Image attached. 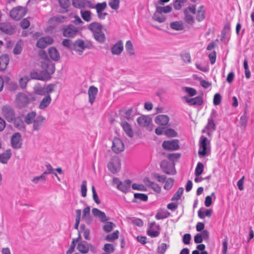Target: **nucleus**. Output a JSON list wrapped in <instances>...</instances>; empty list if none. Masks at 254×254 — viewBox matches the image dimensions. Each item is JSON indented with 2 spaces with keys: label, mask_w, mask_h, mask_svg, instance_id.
Returning a JSON list of instances; mask_svg holds the SVG:
<instances>
[{
  "label": "nucleus",
  "mask_w": 254,
  "mask_h": 254,
  "mask_svg": "<svg viewBox=\"0 0 254 254\" xmlns=\"http://www.w3.org/2000/svg\"><path fill=\"white\" fill-rule=\"evenodd\" d=\"M88 29L93 33L94 38L99 42L103 43L105 40V35L102 31L103 26L98 22H92L90 23Z\"/></svg>",
  "instance_id": "f257e3e1"
},
{
  "label": "nucleus",
  "mask_w": 254,
  "mask_h": 254,
  "mask_svg": "<svg viewBox=\"0 0 254 254\" xmlns=\"http://www.w3.org/2000/svg\"><path fill=\"white\" fill-rule=\"evenodd\" d=\"M41 67L42 68V73L46 80H49L51 77V75L55 72L54 65L50 62H44L42 63Z\"/></svg>",
  "instance_id": "f03ea898"
},
{
  "label": "nucleus",
  "mask_w": 254,
  "mask_h": 254,
  "mask_svg": "<svg viewBox=\"0 0 254 254\" xmlns=\"http://www.w3.org/2000/svg\"><path fill=\"white\" fill-rule=\"evenodd\" d=\"M31 102L30 98L23 93H19L16 95L15 104L19 108L26 107Z\"/></svg>",
  "instance_id": "7ed1b4c3"
},
{
  "label": "nucleus",
  "mask_w": 254,
  "mask_h": 254,
  "mask_svg": "<svg viewBox=\"0 0 254 254\" xmlns=\"http://www.w3.org/2000/svg\"><path fill=\"white\" fill-rule=\"evenodd\" d=\"M113 183L117 186L119 190L124 193H127L130 189L131 182L129 180H126L122 182L118 178H114Z\"/></svg>",
  "instance_id": "20e7f679"
},
{
  "label": "nucleus",
  "mask_w": 254,
  "mask_h": 254,
  "mask_svg": "<svg viewBox=\"0 0 254 254\" xmlns=\"http://www.w3.org/2000/svg\"><path fill=\"white\" fill-rule=\"evenodd\" d=\"M217 112L215 110H212L210 115L208 118L207 123L205 127V128L208 130L207 132L208 135H210V132H213L216 129V125L214 123V120L217 117Z\"/></svg>",
  "instance_id": "39448f33"
},
{
  "label": "nucleus",
  "mask_w": 254,
  "mask_h": 254,
  "mask_svg": "<svg viewBox=\"0 0 254 254\" xmlns=\"http://www.w3.org/2000/svg\"><path fill=\"white\" fill-rule=\"evenodd\" d=\"M79 31L78 27L73 24H69L63 28V34L64 37L73 38L78 34Z\"/></svg>",
  "instance_id": "423d86ee"
},
{
  "label": "nucleus",
  "mask_w": 254,
  "mask_h": 254,
  "mask_svg": "<svg viewBox=\"0 0 254 254\" xmlns=\"http://www.w3.org/2000/svg\"><path fill=\"white\" fill-rule=\"evenodd\" d=\"M209 144V141L206 137L202 135L200 137L199 142V150L198 153L200 156H204L207 155L209 152L207 145Z\"/></svg>",
  "instance_id": "0eeeda50"
},
{
  "label": "nucleus",
  "mask_w": 254,
  "mask_h": 254,
  "mask_svg": "<svg viewBox=\"0 0 254 254\" xmlns=\"http://www.w3.org/2000/svg\"><path fill=\"white\" fill-rule=\"evenodd\" d=\"M189 12H191L192 14L196 13V7L195 5H192L185 9L184 11L185 17V21L189 24L192 25L194 22V19L192 15H190Z\"/></svg>",
  "instance_id": "6e6552de"
},
{
  "label": "nucleus",
  "mask_w": 254,
  "mask_h": 254,
  "mask_svg": "<svg viewBox=\"0 0 254 254\" xmlns=\"http://www.w3.org/2000/svg\"><path fill=\"white\" fill-rule=\"evenodd\" d=\"M26 14V9L22 6L12 8L10 11V16L16 20H20Z\"/></svg>",
  "instance_id": "1a4fd4ad"
},
{
  "label": "nucleus",
  "mask_w": 254,
  "mask_h": 254,
  "mask_svg": "<svg viewBox=\"0 0 254 254\" xmlns=\"http://www.w3.org/2000/svg\"><path fill=\"white\" fill-rule=\"evenodd\" d=\"M121 160L117 156L113 157L108 164L109 170L113 173L118 172L121 169Z\"/></svg>",
  "instance_id": "9d476101"
},
{
  "label": "nucleus",
  "mask_w": 254,
  "mask_h": 254,
  "mask_svg": "<svg viewBox=\"0 0 254 254\" xmlns=\"http://www.w3.org/2000/svg\"><path fill=\"white\" fill-rule=\"evenodd\" d=\"M1 113L8 122H12L15 115L14 110L11 106L7 105L3 106L1 109Z\"/></svg>",
  "instance_id": "9b49d317"
},
{
  "label": "nucleus",
  "mask_w": 254,
  "mask_h": 254,
  "mask_svg": "<svg viewBox=\"0 0 254 254\" xmlns=\"http://www.w3.org/2000/svg\"><path fill=\"white\" fill-rule=\"evenodd\" d=\"M160 167L163 171L167 174L174 175L176 174L174 163H171L167 161L163 160L161 162Z\"/></svg>",
  "instance_id": "f8f14e48"
},
{
  "label": "nucleus",
  "mask_w": 254,
  "mask_h": 254,
  "mask_svg": "<svg viewBox=\"0 0 254 254\" xmlns=\"http://www.w3.org/2000/svg\"><path fill=\"white\" fill-rule=\"evenodd\" d=\"M72 6L76 8L82 9L85 8H93L94 5L88 0H71Z\"/></svg>",
  "instance_id": "ddd939ff"
},
{
  "label": "nucleus",
  "mask_w": 254,
  "mask_h": 254,
  "mask_svg": "<svg viewBox=\"0 0 254 254\" xmlns=\"http://www.w3.org/2000/svg\"><path fill=\"white\" fill-rule=\"evenodd\" d=\"M112 151L116 154L120 153L125 150V145L123 141L118 137H114L112 140Z\"/></svg>",
  "instance_id": "4468645a"
},
{
  "label": "nucleus",
  "mask_w": 254,
  "mask_h": 254,
  "mask_svg": "<svg viewBox=\"0 0 254 254\" xmlns=\"http://www.w3.org/2000/svg\"><path fill=\"white\" fill-rule=\"evenodd\" d=\"M160 227L156 224L155 222H152L149 224L147 234L151 238L158 237L160 234Z\"/></svg>",
  "instance_id": "2eb2a0df"
},
{
  "label": "nucleus",
  "mask_w": 254,
  "mask_h": 254,
  "mask_svg": "<svg viewBox=\"0 0 254 254\" xmlns=\"http://www.w3.org/2000/svg\"><path fill=\"white\" fill-rule=\"evenodd\" d=\"M163 148L167 150L174 151L178 150L179 147V140L172 139L171 140H165L162 143Z\"/></svg>",
  "instance_id": "dca6fc26"
},
{
  "label": "nucleus",
  "mask_w": 254,
  "mask_h": 254,
  "mask_svg": "<svg viewBox=\"0 0 254 254\" xmlns=\"http://www.w3.org/2000/svg\"><path fill=\"white\" fill-rule=\"evenodd\" d=\"M11 144L12 147L14 149H19L21 147V135L19 133L16 132L12 135L11 138Z\"/></svg>",
  "instance_id": "f3484780"
},
{
  "label": "nucleus",
  "mask_w": 254,
  "mask_h": 254,
  "mask_svg": "<svg viewBox=\"0 0 254 254\" xmlns=\"http://www.w3.org/2000/svg\"><path fill=\"white\" fill-rule=\"evenodd\" d=\"M46 121V118L42 115L37 116L36 118L33 123V130L39 131L44 126Z\"/></svg>",
  "instance_id": "a211bd4d"
},
{
  "label": "nucleus",
  "mask_w": 254,
  "mask_h": 254,
  "mask_svg": "<svg viewBox=\"0 0 254 254\" xmlns=\"http://www.w3.org/2000/svg\"><path fill=\"white\" fill-rule=\"evenodd\" d=\"M137 122L140 126L147 127L148 130H152V127H150L151 119L148 116H142L139 117L137 118Z\"/></svg>",
  "instance_id": "6ab92c4d"
},
{
  "label": "nucleus",
  "mask_w": 254,
  "mask_h": 254,
  "mask_svg": "<svg viewBox=\"0 0 254 254\" xmlns=\"http://www.w3.org/2000/svg\"><path fill=\"white\" fill-rule=\"evenodd\" d=\"M53 39L50 37L47 36L42 37L39 39L37 43L36 46L39 48L43 49L46 47L48 45L51 44L53 43Z\"/></svg>",
  "instance_id": "aec40b11"
},
{
  "label": "nucleus",
  "mask_w": 254,
  "mask_h": 254,
  "mask_svg": "<svg viewBox=\"0 0 254 254\" xmlns=\"http://www.w3.org/2000/svg\"><path fill=\"white\" fill-rule=\"evenodd\" d=\"M124 50L123 43L121 40L118 41L111 48V53L114 55H120Z\"/></svg>",
  "instance_id": "412c9836"
},
{
  "label": "nucleus",
  "mask_w": 254,
  "mask_h": 254,
  "mask_svg": "<svg viewBox=\"0 0 254 254\" xmlns=\"http://www.w3.org/2000/svg\"><path fill=\"white\" fill-rule=\"evenodd\" d=\"M82 217L86 224H90L92 223L93 219L90 215V208L89 206H87L83 209Z\"/></svg>",
  "instance_id": "4be33fe9"
},
{
  "label": "nucleus",
  "mask_w": 254,
  "mask_h": 254,
  "mask_svg": "<svg viewBox=\"0 0 254 254\" xmlns=\"http://www.w3.org/2000/svg\"><path fill=\"white\" fill-rule=\"evenodd\" d=\"M185 99L186 102L190 105H197L200 106L203 103V100L201 97L197 96L193 98H189L187 96L183 97Z\"/></svg>",
  "instance_id": "5701e85b"
},
{
  "label": "nucleus",
  "mask_w": 254,
  "mask_h": 254,
  "mask_svg": "<svg viewBox=\"0 0 254 254\" xmlns=\"http://www.w3.org/2000/svg\"><path fill=\"white\" fill-rule=\"evenodd\" d=\"M98 89L97 87L94 86H91L89 88L88 95L89 97V102L91 104H92L95 101Z\"/></svg>",
  "instance_id": "b1692460"
},
{
  "label": "nucleus",
  "mask_w": 254,
  "mask_h": 254,
  "mask_svg": "<svg viewBox=\"0 0 254 254\" xmlns=\"http://www.w3.org/2000/svg\"><path fill=\"white\" fill-rule=\"evenodd\" d=\"M52 98L50 95H46L40 102L38 108L41 110H45L51 104Z\"/></svg>",
  "instance_id": "393cba45"
},
{
  "label": "nucleus",
  "mask_w": 254,
  "mask_h": 254,
  "mask_svg": "<svg viewBox=\"0 0 254 254\" xmlns=\"http://www.w3.org/2000/svg\"><path fill=\"white\" fill-rule=\"evenodd\" d=\"M169 121V118L165 115H159L156 117L155 122L160 126H165Z\"/></svg>",
  "instance_id": "a878e982"
},
{
  "label": "nucleus",
  "mask_w": 254,
  "mask_h": 254,
  "mask_svg": "<svg viewBox=\"0 0 254 254\" xmlns=\"http://www.w3.org/2000/svg\"><path fill=\"white\" fill-rule=\"evenodd\" d=\"M92 213L95 217H98L101 222H105L108 220V218L105 213L97 208H93L92 210Z\"/></svg>",
  "instance_id": "bb28decb"
},
{
  "label": "nucleus",
  "mask_w": 254,
  "mask_h": 254,
  "mask_svg": "<svg viewBox=\"0 0 254 254\" xmlns=\"http://www.w3.org/2000/svg\"><path fill=\"white\" fill-rule=\"evenodd\" d=\"M143 182L146 185L150 187L155 192L159 193L161 191V187L156 183L152 182L148 178H145L143 179Z\"/></svg>",
  "instance_id": "cd10ccee"
},
{
  "label": "nucleus",
  "mask_w": 254,
  "mask_h": 254,
  "mask_svg": "<svg viewBox=\"0 0 254 254\" xmlns=\"http://www.w3.org/2000/svg\"><path fill=\"white\" fill-rule=\"evenodd\" d=\"M0 29L4 33L11 35L15 32L14 27L9 23H2L0 26Z\"/></svg>",
  "instance_id": "c85d7f7f"
},
{
  "label": "nucleus",
  "mask_w": 254,
  "mask_h": 254,
  "mask_svg": "<svg viewBox=\"0 0 254 254\" xmlns=\"http://www.w3.org/2000/svg\"><path fill=\"white\" fill-rule=\"evenodd\" d=\"M121 126L126 133L130 137L133 136V131L131 126L126 121L121 122Z\"/></svg>",
  "instance_id": "c756f323"
},
{
  "label": "nucleus",
  "mask_w": 254,
  "mask_h": 254,
  "mask_svg": "<svg viewBox=\"0 0 254 254\" xmlns=\"http://www.w3.org/2000/svg\"><path fill=\"white\" fill-rule=\"evenodd\" d=\"M88 243L84 241L78 243L77 246V250L82 254H85L89 252Z\"/></svg>",
  "instance_id": "7c9ffc66"
},
{
  "label": "nucleus",
  "mask_w": 254,
  "mask_h": 254,
  "mask_svg": "<svg viewBox=\"0 0 254 254\" xmlns=\"http://www.w3.org/2000/svg\"><path fill=\"white\" fill-rule=\"evenodd\" d=\"M9 62L8 56L7 55H3L0 57V70H4Z\"/></svg>",
  "instance_id": "2f4dec72"
},
{
  "label": "nucleus",
  "mask_w": 254,
  "mask_h": 254,
  "mask_svg": "<svg viewBox=\"0 0 254 254\" xmlns=\"http://www.w3.org/2000/svg\"><path fill=\"white\" fill-rule=\"evenodd\" d=\"M11 156V152L10 149H7L0 154V162L2 164H6Z\"/></svg>",
  "instance_id": "473e14b6"
},
{
  "label": "nucleus",
  "mask_w": 254,
  "mask_h": 254,
  "mask_svg": "<svg viewBox=\"0 0 254 254\" xmlns=\"http://www.w3.org/2000/svg\"><path fill=\"white\" fill-rule=\"evenodd\" d=\"M137 115V110L136 108H130L127 110L124 115V118L129 120L133 119V117Z\"/></svg>",
  "instance_id": "72a5a7b5"
},
{
  "label": "nucleus",
  "mask_w": 254,
  "mask_h": 254,
  "mask_svg": "<svg viewBox=\"0 0 254 254\" xmlns=\"http://www.w3.org/2000/svg\"><path fill=\"white\" fill-rule=\"evenodd\" d=\"M36 117V113L35 111H32L25 116L24 121L27 125H30L33 124Z\"/></svg>",
  "instance_id": "f704fd0d"
},
{
  "label": "nucleus",
  "mask_w": 254,
  "mask_h": 254,
  "mask_svg": "<svg viewBox=\"0 0 254 254\" xmlns=\"http://www.w3.org/2000/svg\"><path fill=\"white\" fill-rule=\"evenodd\" d=\"M49 54L50 58L54 61H57L60 59V55L58 50L54 47L49 49Z\"/></svg>",
  "instance_id": "c9c22d12"
},
{
  "label": "nucleus",
  "mask_w": 254,
  "mask_h": 254,
  "mask_svg": "<svg viewBox=\"0 0 254 254\" xmlns=\"http://www.w3.org/2000/svg\"><path fill=\"white\" fill-rule=\"evenodd\" d=\"M82 18L86 22H90L92 20V12L90 10L81 9L80 11Z\"/></svg>",
  "instance_id": "e433bc0d"
},
{
  "label": "nucleus",
  "mask_w": 254,
  "mask_h": 254,
  "mask_svg": "<svg viewBox=\"0 0 254 254\" xmlns=\"http://www.w3.org/2000/svg\"><path fill=\"white\" fill-rule=\"evenodd\" d=\"M170 215V213L166 210L160 209L158 211L155 217L157 220H161L168 217Z\"/></svg>",
  "instance_id": "4c0bfd02"
},
{
  "label": "nucleus",
  "mask_w": 254,
  "mask_h": 254,
  "mask_svg": "<svg viewBox=\"0 0 254 254\" xmlns=\"http://www.w3.org/2000/svg\"><path fill=\"white\" fill-rule=\"evenodd\" d=\"M205 10L204 6L202 5L200 6L196 12V20L199 22L202 21L205 17Z\"/></svg>",
  "instance_id": "58836bf2"
},
{
  "label": "nucleus",
  "mask_w": 254,
  "mask_h": 254,
  "mask_svg": "<svg viewBox=\"0 0 254 254\" xmlns=\"http://www.w3.org/2000/svg\"><path fill=\"white\" fill-rule=\"evenodd\" d=\"M12 122H13L14 126L18 129L21 130L25 128L24 122L21 117H14V119H13Z\"/></svg>",
  "instance_id": "ea45409f"
},
{
  "label": "nucleus",
  "mask_w": 254,
  "mask_h": 254,
  "mask_svg": "<svg viewBox=\"0 0 254 254\" xmlns=\"http://www.w3.org/2000/svg\"><path fill=\"white\" fill-rule=\"evenodd\" d=\"M172 8L170 5L165 6H156V11L158 13L162 14V13H168L172 11Z\"/></svg>",
  "instance_id": "a19ab883"
},
{
  "label": "nucleus",
  "mask_w": 254,
  "mask_h": 254,
  "mask_svg": "<svg viewBox=\"0 0 254 254\" xmlns=\"http://www.w3.org/2000/svg\"><path fill=\"white\" fill-rule=\"evenodd\" d=\"M66 19V17L64 16L59 15L51 18L50 21L51 23L59 24L64 22Z\"/></svg>",
  "instance_id": "79ce46f5"
},
{
  "label": "nucleus",
  "mask_w": 254,
  "mask_h": 254,
  "mask_svg": "<svg viewBox=\"0 0 254 254\" xmlns=\"http://www.w3.org/2000/svg\"><path fill=\"white\" fill-rule=\"evenodd\" d=\"M170 27L175 30H182L184 28V24L181 21L171 22L170 24Z\"/></svg>",
  "instance_id": "37998d69"
},
{
  "label": "nucleus",
  "mask_w": 254,
  "mask_h": 254,
  "mask_svg": "<svg viewBox=\"0 0 254 254\" xmlns=\"http://www.w3.org/2000/svg\"><path fill=\"white\" fill-rule=\"evenodd\" d=\"M22 45H23V43H22V40H18L17 42L16 45L15 46V47L13 49V53L15 55L20 54L22 52Z\"/></svg>",
  "instance_id": "c03bdc74"
},
{
  "label": "nucleus",
  "mask_w": 254,
  "mask_h": 254,
  "mask_svg": "<svg viewBox=\"0 0 254 254\" xmlns=\"http://www.w3.org/2000/svg\"><path fill=\"white\" fill-rule=\"evenodd\" d=\"M30 77L32 79H38L42 81L46 80L45 78L43 75L42 72L40 73H39L37 71H32L30 73Z\"/></svg>",
  "instance_id": "a18cd8bd"
},
{
  "label": "nucleus",
  "mask_w": 254,
  "mask_h": 254,
  "mask_svg": "<svg viewBox=\"0 0 254 254\" xmlns=\"http://www.w3.org/2000/svg\"><path fill=\"white\" fill-rule=\"evenodd\" d=\"M75 49L77 51H83L85 49L84 42L83 40L78 39L76 40L74 44Z\"/></svg>",
  "instance_id": "49530a36"
},
{
  "label": "nucleus",
  "mask_w": 254,
  "mask_h": 254,
  "mask_svg": "<svg viewBox=\"0 0 254 254\" xmlns=\"http://www.w3.org/2000/svg\"><path fill=\"white\" fill-rule=\"evenodd\" d=\"M212 210L210 209H206L205 211H202L201 209L198 211V216L201 219H203L205 216L210 217L212 214Z\"/></svg>",
  "instance_id": "de8ad7c7"
},
{
  "label": "nucleus",
  "mask_w": 254,
  "mask_h": 254,
  "mask_svg": "<svg viewBox=\"0 0 254 254\" xmlns=\"http://www.w3.org/2000/svg\"><path fill=\"white\" fill-rule=\"evenodd\" d=\"M119 232L118 230L115 231L114 233L108 235L105 239L109 242H113L117 239L119 237Z\"/></svg>",
  "instance_id": "09e8293b"
},
{
  "label": "nucleus",
  "mask_w": 254,
  "mask_h": 254,
  "mask_svg": "<svg viewBox=\"0 0 254 254\" xmlns=\"http://www.w3.org/2000/svg\"><path fill=\"white\" fill-rule=\"evenodd\" d=\"M187 0H175L173 3V7L176 10H180Z\"/></svg>",
  "instance_id": "8fccbe9b"
},
{
  "label": "nucleus",
  "mask_w": 254,
  "mask_h": 254,
  "mask_svg": "<svg viewBox=\"0 0 254 254\" xmlns=\"http://www.w3.org/2000/svg\"><path fill=\"white\" fill-rule=\"evenodd\" d=\"M125 48L127 52L130 56L134 55L133 46L130 41L128 40L126 42Z\"/></svg>",
  "instance_id": "3c124183"
},
{
  "label": "nucleus",
  "mask_w": 254,
  "mask_h": 254,
  "mask_svg": "<svg viewBox=\"0 0 254 254\" xmlns=\"http://www.w3.org/2000/svg\"><path fill=\"white\" fill-rule=\"evenodd\" d=\"M107 7V3L106 2H103L101 3H98L93 8H95L96 9V12H99L100 11H102L105 10Z\"/></svg>",
  "instance_id": "603ef678"
},
{
  "label": "nucleus",
  "mask_w": 254,
  "mask_h": 254,
  "mask_svg": "<svg viewBox=\"0 0 254 254\" xmlns=\"http://www.w3.org/2000/svg\"><path fill=\"white\" fill-rule=\"evenodd\" d=\"M46 176H44V175L42 173L39 176H36V177H34L31 180V181L34 184H38L40 182H45L46 180Z\"/></svg>",
  "instance_id": "864d4df0"
},
{
  "label": "nucleus",
  "mask_w": 254,
  "mask_h": 254,
  "mask_svg": "<svg viewBox=\"0 0 254 254\" xmlns=\"http://www.w3.org/2000/svg\"><path fill=\"white\" fill-rule=\"evenodd\" d=\"M184 192V188L181 187L179 188L177 192L175 193V194L172 197L171 200L173 201L178 200L180 199L181 197V196Z\"/></svg>",
  "instance_id": "5fc2aeb1"
},
{
  "label": "nucleus",
  "mask_w": 254,
  "mask_h": 254,
  "mask_svg": "<svg viewBox=\"0 0 254 254\" xmlns=\"http://www.w3.org/2000/svg\"><path fill=\"white\" fill-rule=\"evenodd\" d=\"M203 168V164L200 162L198 163L195 170V175L196 177L199 176L202 173Z\"/></svg>",
  "instance_id": "6e6d98bb"
},
{
  "label": "nucleus",
  "mask_w": 254,
  "mask_h": 254,
  "mask_svg": "<svg viewBox=\"0 0 254 254\" xmlns=\"http://www.w3.org/2000/svg\"><path fill=\"white\" fill-rule=\"evenodd\" d=\"M34 91L35 94L40 95H45V86L42 87L39 85L35 86L34 88Z\"/></svg>",
  "instance_id": "4d7b16f0"
},
{
  "label": "nucleus",
  "mask_w": 254,
  "mask_h": 254,
  "mask_svg": "<svg viewBox=\"0 0 254 254\" xmlns=\"http://www.w3.org/2000/svg\"><path fill=\"white\" fill-rule=\"evenodd\" d=\"M160 13H158L156 11L153 15L152 18L159 23L164 22L166 20V17L163 15H160Z\"/></svg>",
  "instance_id": "13d9d810"
},
{
  "label": "nucleus",
  "mask_w": 254,
  "mask_h": 254,
  "mask_svg": "<svg viewBox=\"0 0 254 254\" xmlns=\"http://www.w3.org/2000/svg\"><path fill=\"white\" fill-rule=\"evenodd\" d=\"M80 229L83 231V236L85 239L89 240L90 239V230L88 228H85L84 224L81 225Z\"/></svg>",
  "instance_id": "bf43d9fd"
},
{
  "label": "nucleus",
  "mask_w": 254,
  "mask_h": 254,
  "mask_svg": "<svg viewBox=\"0 0 254 254\" xmlns=\"http://www.w3.org/2000/svg\"><path fill=\"white\" fill-rule=\"evenodd\" d=\"M169 246L165 243H162L157 249V254H164Z\"/></svg>",
  "instance_id": "052dcab7"
},
{
  "label": "nucleus",
  "mask_w": 254,
  "mask_h": 254,
  "mask_svg": "<svg viewBox=\"0 0 254 254\" xmlns=\"http://www.w3.org/2000/svg\"><path fill=\"white\" fill-rule=\"evenodd\" d=\"M182 90L187 93L190 96H193L196 94V91L193 88L183 87Z\"/></svg>",
  "instance_id": "680f3d73"
},
{
  "label": "nucleus",
  "mask_w": 254,
  "mask_h": 254,
  "mask_svg": "<svg viewBox=\"0 0 254 254\" xmlns=\"http://www.w3.org/2000/svg\"><path fill=\"white\" fill-rule=\"evenodd\" d=\"M248 117L246 113H244L240 118V124L242 127L245 129L247 126Z\"/></svg>",
  "instance_id": "e2e57ef3"
},
{
  "label": "nucleus",
  "mask_w": 254,
  "mask_h": 254,
  "mask_svg": "<svg viewBox=\"0 0 254 254\" xmlns=\"http://www.w3.org/2000/svg\"><path fill=\"white\" fill-rule=\"evenodd\" d=\"M109 6L113 9L117 10L120 5V0H110Z\"/></svg>",
  "instance_id": "0e129e2a"
},
{
  "label": "nucleus",
  "mask_w": 254,
  "mask_h": 254,
  "mask_svg": "<svg viewBox=\"0 0 254 254\" xmlns=\"http://www.w3.org/2000/svg\"><path fill=\"white\" fill-rule=\"evenodd\" d=\"M29 81V78L27 76L21 77L19 81V85L21 88L24 89L26 88L27 83Z\"/></svg>",
  "instance_id": "69168bd1"
},
{
  "label": "nucleus",
  "mask_w": 254,
  "mask_h": 254,
  "mask_svg": "<svg viewBox=\"0 0 254 254\" xmlns=\"http://www.w3.org/2000/svg\"><path fill=\"white\" fill-rule=\"evenodd\" d=\"M59 3L62 8L66 9V10L70 5L69 0H59Z\"/></svg>",
  "instance_id": "338daca9"
},
{
  "label": "nucleus",
  "mask_w": 254,
  "mask_h": 254,
  "mask_svg": "<svg viewBox=\"0 0 254 254\" xmlns=\"http://www.w3.org/2000/svg\"><path fill=\"white\" fill-rule=\"evenodd\" d=\"M114 226L115 224L113 222H108L103 226V228L104 231L108 233L111 232L113 230Z\"/></svg>",
  "instance_id": "774afa93"
}]
</instances>
